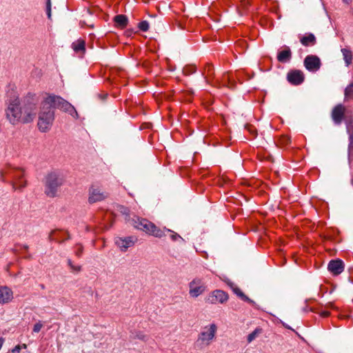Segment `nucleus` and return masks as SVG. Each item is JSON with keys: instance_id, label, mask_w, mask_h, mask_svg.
Masks as SVG:
<instances>
[{"instance_id": "f257e3e1", "label": "nucleus", "mask_w": 353, "mask_h": 353, "mask_svg": "<svg viewBox=\"0 0 353 353\" xmlns=\"http://www.w3.org/2000/svg\"><path fill=\"white\" fill-rule=\"evenodd\" d=\"M53 109L68 112L73 117H78L77 110L71 103L60 96L49 94L41 103L37 123L38 128L41 132H46L51 129L54 120Z\"/></svg>"}, {"instance_id": "f03ea898", "label": "nucleus", "mask_w": 353, "mask_h": 353, "mask_svg": "<svg viewBox=\"0 0 353 353\" xmlns=\"http://www.w3.org/2000/svg\"><path fill=\"white\" fill-rule=\"evenodd\" d=\"M128 221L135 228L143 230L155 237L161 238L166 235V232H169L170 233V238L172 241H181V242H184V239L175 232L166 228L163 229L159 228L154 223L148 221L147 219H140L139 217L134 216L131 219H128Z\"/></svg>"}, {"instance_id": "7ed1b4c3", "label": "nucleus", "mask_w": 353, "mask_h": 353, "mask_svg": "<svg viewBox=\"0 0 353 353\" xmlns=\"http://www.w3.org/2000/svg\"><path fill=\"white\" fill-rule=\"evenodd\" d=\"M65 182L64 174L58 170L49 172L44 179L45 194L50 198L57 196L59 188Z\"/></svg>"}, {"instance_id": "20e7f679", "label": "nucleus", "mask_w": 353, "mask_h": 353, "mask_svg": "<svg viewBox=\"0 0 353 353\" xmlns=\"http://www.w3.org/2000/svg\"><path fill=\"white\" fill-rule=\"evenodd\" d=\"M38 100L33 94L28 95L21 105V123H28L34 119L37 112Z\"/></svg>"}, {"instance_id": "39448f33", "label": "nucleus", "mask_w": 353, "mask_h": 353, "mask_svg": "<svg viewBox=\"0 0 353 353\" xmlns=\"http://www.w3.org/2000/svg\"><path fill=\"white\" fill-rule=\"evenodd\" d=\"M218 327L215 323H210L202 327L196 339V344L203 348L209 346L216 339Z\"/></svg>"}, {"instance_id": "423d86ee", "label": "nucleus", "mask_w": 353, "mask_h": 353, "mask_svg": "<svg viewBox=\"0 0 353 353\" xmlns=\"http://www.w3.org/2000/svg\"><path fill=\"white\" fill-rule=\"evenodd\" d=\"M5 112L6 119L12 125H15L21 123L20 103L8 104Z\"/></svg>"}, {"instance_id": "0eeeda50", "label": "nucleus", "mask_w": 353, "mask_h": 353, "mask_svg": "<svg viewBox=\"0 0 353 353\" xmlns=\"http://www.w3.org/2000/svg\"><path fill=\"white\" fill-rule=\"evenodd\" d=\"M88 192V202L90 203L101 201L108 196V194L106 192L103 191L100 187L95 185L90 186Z\"/></svg>"}, {"instance_id": "6e6552de", "label": "nucleus", "mask_w": 353, "mask_h": 353, "mask_svg": "<svg viewBox=\"0 0 353 353\" xmlns=\"http://www.w3.org/2000/svg\"><path fill=\"white\" fill-rule=\"evenodd\" d=\"M189 294L191 297L196 298L205 291V285L200 278H195L189 283Z\"/></svg>"}, {"instance_id": "1a4fd4ad", "label": "nucleus", "mask_w": 353, "mask_h": 353, "mask_svg": "<svg viewBox=\"0 0 353 353\" xmlns=\"http://www.w3.org/2000/svg\"><path fill=\"white\" fill-rule=\"evenodd\" d=\"M228 294L221 290H214L208 297L206 301L210 304H216V303H224L228 300Z\"/></svg>"}, {"instance_id": "9d476101", "label": "nucleus", "mask_w": 353, "mask_h": 353, "mask_svg": "<svg viewBox=\"0 0 353 353\" xmlns=\"http://www.w3.org/2000/svg\"><path fill=\"white\" fill-rule=\"evenodd\" d=\"M12 181V187L14 190H21L26 185V182L23 180V170L21 169H17L13 170L11 173Z\"/></svg>"}, {"instance_id": "9b49d317", "label": "nucleus", "mask_w": 353, "mask_h": 353, "mask_svg": "<svg viewBox=\"0 0 353 353\" xmlns=\"http://www.w3.org/2000/svg\"><path fill=\"white\" fill-rule=\"evenodd\" d=\"M303 64L310 72H316L321 65L320 59L316 55H307L304 59Z\"/></svg>"}, {"instance_id": "f8f14e48", "label": "nucleus", "mask_w": 353, "mask_h": 353, "mask_svg": "<svg viewBox=\"0 0 353 353\" xmlns=\"http://www.w3.org/2000/svg\"><path fill=\"white\" fill-rule=\"evenodd\" d=\"M346 125V131L349 136L348 150L350 151L353 149V115L352 112H347L343 118Z\"/></svg>"}, {"instance_id": "ddd939ff", "label": "nucleus", "mask_w": 353, "mask_h": 353, "mask_svg": "<svg viewBox=\"0 0 353 353\" xmlns=\"http://www.w3.org/2000/svg\"><path fill=\"white\" fill-rule=\"evenodd\" d=\"M19 94L14 85H8L6 93V104L17 103L19 102Z\"/></svg>"}, {"instance_id": "4468645a", "label": "nucleus", "mask_w": 353, "mask_h": 353, "mask_svg": "<svg viewBox=\"0 0 353 353\" xmlns=\"http://www.w3.org/2000/svg\"><path fill=\"white\" fill-rule=\"evenodd\" d=\"M287 79L291 84L297 85L303 82L305 76L302 71L299 70H292L288 72Z\"/></svg>"}, {"instance_id": "2eb2a0df", "label": "nucleus", "mask_w": 353, "mask_h": 353, "mask_svg": "<svg viewBox=\"0 0 353 353\" xmlns=\"http://www.w3.org/2000/svg\"><path fill=\"white\" fill-rule=\"evenodd\" d=\"M345 114V108L342 104H338L332 111V119L336 125H340Z\"/></svg>"}, {"instance_id": "dca6fc26", "label": "nucleus", "mask_w": 353, "mask_h": 353, "mask_svg": "<svg viewBox=\"0 0 353 353\" xmlns=\"http://www.w3.org/2000/svg\"><path fill=\"white\" fill-rule=\"evenodd\" d=\"M327 269L334 275H339L344 270L343 262L340 259L332 260L328 263Z\"/></svg>"}, {"instance_id": "f3484780", "label": "nucleus", "mask_w": 353, "mask_h": 353, "mask_svg": "<svg viewBox=\"0 0 353 353\" xmlns=\"http://www.w3.org/2000/svg\"><path fill=\"white\" fill-rule=\"evenodd\" d=\"M115 243L121 248V251L125 252L128 248L132 247L134 244V240L132 236L118 238Z\"/></svg>"}, {"instance_id": "a211bd4d", "label": "nucleus", "mask_w": 353, "mask_h": 353, "mask_svg": "<svg viewBox=\"0 0 353 353\" xmlns=\"http://www.w3.org/2000/svg\"><path fill=\"white\" fill-rule=\"evenodd\" d=\"M13 299V292L8 287H0V303H9Z\"/></svg>"}, {"instance_id": "6ab92c4d", "label": "nucleus", "mask_w": 353, "mask_h": 353, "mask_svg": "<svg viewBox=\"0 0 353 353\" xmlns=\"http://www.w3.org/2000/svg\"><path fill=\"white\" fill-rule=\"evenodd\" d=\"M341 52L345 65L349 67L352 63L353 61V53L352 50L348 48H344L341 50Z\"/></svg>"}, {"instance_id": "aec40b11", "label": "nucleus", "mask_w": 353, "mask_h": 353, "mask_svg": "<svg viewBox=\"0 0 353 353\" xmlns=\"http://www.w3.org/2000/svg\"><path fill=\"white\" fill-rule=\"evenodd\" d=\"M300 42L304 46H312L315 45L316 39L314 34L309 33L301 37Z\"/></svg>"}, {"instance_id": "412c9836", "label": "nucleus", "mask_w": 353, "mask_h": 353, "mask_svg": "<svg viewBox=\"0 0 353 353\" xmlns=\"http://www.w3.org/2000/svg\"><path fill=\"white\" fill-rule=\"evenodd\" d=\"M292 58L290 49L287 47L285 50L279 52L277 54V59L281 63H286Z\"/></svg>"}, {"instance_id": "4be33fe9", "label": "nucleus", "mask_w": 353, "mask_h": 353, "mask_svg": "<svg viewBox=\"0 0 353 353\" xmlns=\"http://www.w3.org/2000/svg\"><path fill=\"white\" fill-rule=\"evenodd\" d=\"M114 21L116 25L121 28H124L127 26L128 19L125 15L119 14L114 17Z\"/></svg>"}, {"instance_id": "5701e85b", "label": "nucleus", "mask_w": 353, "mask_h": 353, "mask_svg": "<svg viewBox=\"0 0 353 353\" xmlns=\"http://www.w3.org/2000/svg\"><path fill=\"white\" fill-rule=\"evenodd\" d=\"M233 292L243 301L250 303L252 305L255 304V302L251 300L248 296H247L241 290L237 287L233 288Z\"/></svg>"}, {"instance_id": "b1692460", "label": "nucleus", "mask_w": 353, "mask_h": 353, "mask_svg": "<svg viewBox=\"0 0 353 353\" xmlns=\"http://www.w3.org/2000/svg\"><path fill=\"white\" fill-rule=\"evenodd\" d=\"M344 97L346 101H353V81L348 84L345 88Z\"/></svg>"}, {"instance_id": "393cba45", "label": "nucleus", "mask_w": 353, "mask_h": 353, "mask_svg": "<svg viewBox=\"0 0 353 353\" xmlns=\"http://www.w3.org/2000/svg\"><path fill=\"white\" fill-rule=\"evenodd\" d=\"M130 337L132 339H139L143 341H146L148 339L147 335L139 330L132 332Z\"/></svg>"}, {"instance_id": "a878e982", "label": "nucleus", "mask_w": 353, "mask_h": 353, "mask_svg": "<svg viewBox=\"0 0 353 353\" xmlns=\"http://www.w3.org/2000/svg\"><path fill=\"white\" fill-rule=\"evenodd\" d=\"M261 332L262 329L256 327L252 332L248 334L247 337L248 343H250L253 341Z\"/></svg>"}, {"instance_id": "bb28decb", "label": "nucleus", "mask_w": 353, "mask_h": 353, "mask_svg": "<svg viewBox=\"0 0 353 353\" xmlns=\"http://www.w3.org/2000/svg\"><path fill=\"white\" fill-rule=\"evenodd\" d=\"M72 48L75 52L85 50V42L83 40H78L72 43Z\"/></svg>"}, {"instance_id": "cd10ccee", "label": "nucleus", "mask_w": 353, "mask_h": 353, "mask_svg": "<svg viewBox=\"0 0 353 353\" xmlns=\"http://www.w3.org/2000/svg\"><path fill=\"white\" fill-rule=\"evenodd\" d=\"M139 28L143 32H147L149 30V23L147 21H142L138 25Z\"/></svg>"}, {"instance_id": "c85d7f7f", "label": "nucleus", "mask_w": 353, "mask_h": 353, "mask_svg": "<svg viewBox=\"0 0 353 353\" xmlns=\"http://www.w3.org/2000/svg\"><path fill=\"white\" fill-rule=\"evenodd\" d=\"M196 72L195 66H188L183 69V72L185 75L193 74Z\"/></svg>"}, {"instance_id": "c756f323", "label": "nucleus", "mask_w": 353, "mask_h": 353, "mask_svg": "<svg viewBox=\"0 0 353 353\" xmlns=\"http://www.w3.org/2000/svg\"><path fill=\"white\" fill-rule=\"evenodd\" d=\"M42 327H43V324L41 323V321H39L34 325L33 332L35 333H38L39 332H40V330H41Z\"/></svg>"}, {"instance_id": "7c9ffc66", "label": "nucleus", "mask_w": 353, "mask_h": 353, "mask_svg": "<svg viewBox=\"0 0 353 353\" xmlns=\"http://www.w3.org/2000/svg\"><path fill=\"white\" fill-rule=\"evenodd\" d=\"M46 11L47 15L49 19L51 17V2L50 0H48L46 3Z\"/></svg>"}, {"instance_id": "2f4dec72", "label": "nucleus", "mask_w": 353, "mask_h": 353, "mask_svg": "<svg viewBox=\"0 0 353 353\" xmlns=\"http://www.w3.org/2000/svg\"><path fill=\"white\" fill-rule=\"evenodd\" d=\"M83 252V247L81 245H77V250L75 251V254L77 256H81Z\"/></svg>"}, {"instance_id": "473e14b6", "label": "nucleus", "mask_w": 353, "mask_h": 353, "mask_svg": "<svg viewBox=\"0 0 353 353\" xmlns=\"http://www.w3.org/2000/svg\"><path fill=\"white\" fill-rule=\"evenodd\" d=\"M70 268H71L72 271L75 272H78L81 270V267L79 265H72L70 267Z\"/></svg>"}, {"instance_id": "72a5a7b5", "label": "nucleus", "mask_w": 353, "mask_h": 353, "mask_svg": "<svg viewBox=\"0 0 353 353\" xmlns=\"http://www.w3.org/2000/svg\"><path fill=\"white\" fill-rule=\"evenodd\" d=\"M20 350H21V347H20V345H17V346H15V347L12 350V353H19V352H20Z\"/></svg>"}, {"instance_id": "f704fd0d", "label": "nucleus", "mask_w": 353, "mask_h": 353, "mask_svg": "<svg viewBox=\"0 0 353 353\" xmlns=\"http://www.w3.org/2000/svg\"><path fill=\"white\" fill-rule=\"evenodd\" d=\"M330 315V312L327 311H323L321 313V316L323 317H327Z\"/></svg>"}, {"instance_id": "c9c22d12", "label": "nucleus", "mask_w": 353, "mask_h": 353, "mask_svg": "<svg viewBox=\"0 0 353 353\" xmlns=\"http://www.w3.org/2000/svg\"><path fill=\"white\" fill-rule=\"evenodd\" d=\"M225 78H227V79L228 80V86L230 87V88L233 87V83L230 82V77H224V79Z\"/></svg>"}, {"instance_id": "e433bc0d", "label": "nucleus", "mask_w": 353, "mask_h": 353, "mask_svg": "<svg viewBox=\"0 0 353 353\" xmlns=\"http://www.w3.org/2000/svg\"><path fill=\"white\" fill-rule=\"evenodd\" d=\"M207 68H208V74H210V73L211 72V70L213 69V68H212V65H208L207 66Z\"/></svg>"}, {"instance_id": "4c0bfd02", "label": "nucleus", "mask_w": 353, "mask_h": 353, "mask_svg": "<svg viewBox=\"0 0 353 353\" xmlns=\"http://www.w3.org/2000/svg\"><path fill=\"white\" fill-rule=\"evenodd\" d=\"M283 325L286 327L287 329H290V330H292V328L288 325V324H285L284 322H281Z\"/></svg>"}, {"instance_id": "58836bf2", "label": "nucleus", "mask_w": 353, "mask_h": 353, "mask_svg": "<svg viewBox=\"0 0 353 353\" xmlns=\"http://www.w3.org/2000/svg\"><path fill=\"white\" fill-rule=\"evenodd\" d=\"M68 263L70 267H71L73 265V263L70 259L68 260Z\"/></svg>"}, {"instance_id": "ea45409f", "label": "nucleus", "mask_w": 353, "mask_h": 353, "mask_svg": "<svg viewBox=\"0 0 353 353\" xmlns=\"http://www.w3.org/2000/svg\"><path fill=\"white\" fill-rule=\"evenodd\" d=\"M344 3L349 4L351 2V0H343Z\"/></svg>"}, {"instance_id": "a19ab883", "label": "nucleus", "mask_w": 353, "mask_h": 353, "mask_svg": "<svg viewBox=\"0 0 353 353\" xmlns=\"http://www.w3.org/2000/svg\"><path fill=\"white\" fill-rule=\"evenodd\" d=\"M81 27H83L84 26L87 25L84 21L80 22Z\"/></svg>"}, {"instance_id": "79ce46f5", "label": "nucleus", "mask_w": 353, "mask_h": 353, "mask_svg": "<svg viewBox=\"0 0 353 353\" xmlns=\"http://www.w3.org/2000/svg\"><path fill=\"white\" fill-rule=\"evenodd\" d=\"M23 248L25 250H28V245H23Z\"/></svg>"}, {"instance_id": "37998d69", "label": "nucleus", "mask_w": 353, "mask_h": 353, "mask_svg": "<svg viewBox=\"0 0 353 353\" xmlns=\"http://www.w3.org/2000/svg\"><path fill=\"white\" fill-rule=\"evenodd\" d=\"M128 209H127V208H124V210H123V213H125V214H127V212H128Z\"/></svg>"}, {"instance_id": "c03bdc74", "label": "nucleus", "mask_w": 353, "mask_h": 353, "mask_svg": "<svg viewBox=\"0 0 353 353\" xmlns=\"http://www.w3.org/2000/svg\"><path fill=\"white\" fill-rule=\"evenodd\" d=\"M23 347L26 348V345L23 344Z\"/></svg>"}, {"instance_id": "a18cd8bd", "label": "nucleus", "mask_w": 353, "mask_h": 353, "mask_svg": "<svg viewBox=\"0 0 353 353\" xmlns=\"http://www.w3.org/2000/svg\"><path fill=\"white\" fill-rule=\"evenodd\" d=\"M88 26L93 28V25H88Z\"/></svg>"}]
</instances>
